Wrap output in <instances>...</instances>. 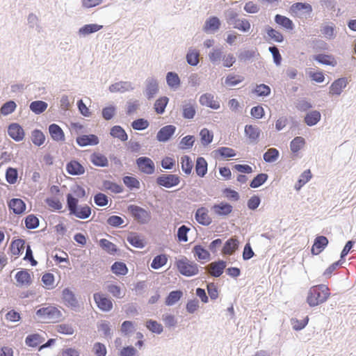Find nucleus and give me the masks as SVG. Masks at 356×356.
Listing matches in <instances>:
<instances>
[{
	"label": "nucleus",
	"mask_w": 356,
	"mask_h": 356,
	"mask_svg": "<svg viewBox=\"0 0 356 356\" xmlns=\"http://www.w3.org/2000/svg\"><path fill=\"white\" fill-rule=\"evenodd\" d=\"M200 53L197 50L191 49H189L187 55L186 60L189 65L195 66L199 63Z\"/></svg>",
	"instance_id": "obj_45"
},
{
	"label": "nucleus",
	"mask_w": 356,
	"mask_h": 356,
	"mask_svg": "<svg viewBox=\"0 0 356 356\" xmlns=\"http://www.w3.org/2000/svg\"><path fill=\"white\" fill-rule=\"evenodd\" d=\"M328 244L327 238L324 236H317L314 239V244L312 247V254L318 255L323 251Z\"/></svg>",
	"instance_id": "obj_11"
},
{
	"label": "nucleus",
	"mask_w": 356,
	"mask_h": 356,
	"mask_svg": "<svg viewBox=\"0 0 356 356\" xmlns=\"http://www.w3.org/2000/svg\"><path fill=\"white\" fill-rule=\"evenodd\" d=\"M36 314L43 321L47 323L57 322L62 316L60 310L54 306H48L39 309Z\"/></svg>",
	"instance_id": "obj_4"
},
{
	"label": "nucleus",
	"mask_w": 356,
	"mask_h": 356,
	"mask_svg": "<svg viewBox=\"0 0 356 356\" xmlns=\"http://www.w3.org/2000/svg\"><path fill=\"white\" fill-rule=\"evenodd\" d=\"M176 266L179 272L184 276H193L198 274L199 272L197 264L186 257L177 260Z\"/></svg>",
	"instance_id": "obj_3"
},
{
	"label": "nucleus",
	"mask_w": 356,
	"mask_h": 356,
	"mask_svg": "<svg viewBox=\"0 0 356 356\" xmlns=\"http://www.w3.org/2000/svg\"><path fill=\"white\" fill-rule=\"evenodd\" d=\"M321 117V115L319 111H313L306 115L305 122L308 126H313L320 121Z\"/></svg>",
	"instance_id": "obj_33"
},
{
	"label": "nucleus",
	"mask_w": 356,
	"mask_h": 356,
	"mask_svg": "<svg viewBox=\"0 0 356 356\" xmlns=\"http://www.w3.org/2000/svg\"><path fill=\"white\" fill-rule=\"evenodd\" d=\"M17 284L19 286H28L31 283V277L26 270H22L15 275Z\"/></svg>",
	"instance_id": "obj_24"
},
{
	"label": "nucleus",
	"mask_w": 356,
	"mask_h": 356,
	"mask_svg": "<svg viewBox=\"0 0 356 356\" xmlns=\"http://www.w3.org/2000/svg\"><path fill=\"white\" fill-rule=\"evenodd\" d=\"M279 151L275 148H270L264 154V159L266 162L272 163L277 160Z\"/></svg>",
	"instance_id": "obj_48"
},
{
	"label": "nucleus",
	"mask_w": 356,
	"mask_h": 356,
	"mask_svg": "<svg viewBox=\"0 0 356 356\" xmlns=\"http://www.w3.org/2000/svg\"><path fill=\"white\" fill-rule=\"evenodd\" d=\"M156 183L158 185L165 188H172L180 183V177L174 174H164L156 178Z\"/></svg>",
	"instance_id": "obj_7"
},
{
	"label": "nucleus",
	"mask_w": 356,
	"mask_h": 356,
	"mask_svg": "<svg viewBox=\"0 0 356 356\" xmlns=\"http://www.w3.org/2000/svg\"><path fill=\"white\" fill-rule=\"evenodd\" d=\"M25 225L28 229H35L39 225V220L35 216L30 214L25 218Z\"/></svg>",
	"instance_id": "obj_61"
},
{
	"label": "nucleus",
	"mask_w": 356,
	"mask_h": 356,
	"mask_svg": "<svg viewBox=\"0 0 356 356\" xmlns=\"http://www.w3.org/2000/svg\"><path fill=\"white\" fill-rule=\"evenodd\" d=\"M17 105L15 102L9 101L6 102L1 108L0 112L3 115H8L12 113L16 108Z\"/></svg>",
	"instance_id": "obj_60"
},
{
	"label": "nucleus",
	"mask_w": 356,
	"mask_h": 356,
	"mask_svg": "<svg viewBox=\"0 0 356 356\" xmlns=\"http://www.w3.org/2000/svg\"><path fill=\"white\" fill-rule=\"evenodd\" d=\"M8 134L15 141H21L24 138L23 128L17 123H12L8 126Z\"/></svg>",
	"instance_id": "obj_10"
},
{
	"label": "nucleus",
	"mask_w": 356,
	"mask_h": 356,
	"mask_svg": "<svg viewBox=\"0 0 356 356\" xmlns=\"http://www.w3.org/2000/svg\"><path fill=\"white\" fill-rule=\"evenodd\" d=\"M312 177L310 170H305L300 177L297 184L295 185V188L299 191L306 183H307Z\"/></svg>",
	"instance_id": "obj_36"
},
{
	"label": "nucleus",
	"mask_w": 356,
	"mask_h": 356,
	"mask_svg": "<svg viewBox=\"0 0 356 356\" xmlns=\"http://www.w3.org/2000/svg\"><path fill=\"white\" fill-rule=\"evenodd\" d=\"M111 270L115 275H124L128 272V269L125 264L119 261H116L112 265Z\"/></svg>",
	"instance_id": "obj_50"
},
{
	"label": "nucleus",
	"mask_w": 356,
	"mask_h": 356,
	"mask_svg": "<svg viewBox=\"0 0 356 356\" xmlns=\"http://www.w3.org/2000/svg\"><path fill=\"white\" fill-rule=\"evenodd\" d=\"M102 27V25L95 24H86L80 29L79 32L83 35H88L99 31Z\"/></svg>",
	"instance_id": "obj_55"
},
{
	"label": "nucleus",
	"mask_w": 356,
	"mask_h": 356,
	"mask_svg": "<svg viewBox=\"0 0 356 356\" xmlns=\"http://www.w3.org/2000/svg\"><path fill=\"white\" fill-rule=\"evenodd\" d=\"M261 131L257 126L252 124L245 127V134L252 141L256 142L259 138Z\"/></svg>",
	"instance_id": "obj_27"
},
{
	"label": "nucleus",
	"mask_w": 356,
	"mask_h": 356,
	"mask_svg": "<svg viewBox=\"0 0 356 356\" xmlns=\"http://www.w3.org/2000/svg\"><path fill=\"white\" fill-rule=\"evenodd\" d=\"M123 182L125 184V186L131 190L133 188L138 189L140 188V182L134 177L125 176L123 177Z\"/></svg>",
	"instance_id": "obj_57"
},
{
	"label": "nucleus",
	"mask_w": 356,
	"mask_h": 356,
	"mask_svg": "<svg viewBox=\"0 0 356 356\" xmlns=\"http://www.w3.org/2000/svg\"><path fill=\"white\" fill-rule=\"evenodd\" d=\"M347 84L348 80L346 78H339L335 80L330 87V93L339 95L346 87Z\"/></svg>",
	"instance_id": "obj_14"
},
{
	"label": "nucleus",
	"mask_w": 356,
	"mask_h": 356,
	"mask_svg": "<svg viewBox=\"0 0 356 356\" xmlns=\"http://www.w3.org/2000/svg\"><path fill=\"white\" fill-rule=\"evenodd\" d=\"M76 143L81 147L96 145L99 143V138L94 134L82 135L76 138Z\"/></svg>",
	"instance_id": "obj_16"
},
{
	"label": "nucleus",
	"mask_w": 356,
	"mask_h": 356,
	"mask_svg": "<svg viewBox=\"0 0 356 356\" xmlns=\"http://www.w3.org/2000/svg\"><path fill=\"white\" fill-rule=\"evenodd\" d=\"M201 143L207 146L210 144L213 138V134L209 129L204 128L200 132Z\"/></svg>",
	"instance_id": "obj_42"
},
{
	"label": "nucleus",
	"mask_w": 356,
	"mask_h": 356,
	"mask_svg": "<svg viewBox=\"0 0 356 356\" xmlns=\"http://www.w3.org/2000/svg\"><path fill=\"white\" fill-rule=\"evenodd\" d=\"M209 58L211 63H217L222 58V51L220 49H213L209 54Z\"/></svg>",
	"instance_id": "obj_64"
},
{
	"label": "nucleus",
	"mask_w": 356,
	"mask_h": 356,
	"mask_svg": "<svg viewBox=\"0 0 356 356\" xmlns=\"http://www.w3.org/2000/svg\"><path fill=\"white\" fill-rule=\"evenodd\" d=\"M77 198L69 193L67 195V204L70 214L80 219H86L91 215V208L88 205L78 207Z\"/></svg>",
	"instance_id": "obj_2"
},
{
	"label": "nucleus",
	"mask_w": 356,
	"mask_h": 356,
	"mask_svg": "<svg viewBox=\"0 0 356 356\" xmlns=\"http://www.w3.org/2000/svg\"><path fill=\"white\" fill-rule=\"evenodd\" d=\"M302 12L304 14L309 15L312 12V7L307 3H295L290 7V13L292 15H298Z\"/></svg>",
	"instance_id": "obj_12"
},
{
	"label": "nucleus",
	"mask_w": 356,
	"mask_h": 356,
	"mask_svg": "<svg viewBox=\"0 0 356 356\" xmlns=\"http://www.w3.org/2000/svg\"><path fill=\"white\" fill-rule=\"evenodd\" d=\"M244 78L241 76L229 74L225 79V84L228 86H234L243 81Z\"/></svg>",
	"instance_id": "obj_62"
},
{
	"label": "nucleus",
	"mask_w": 356,
	"mask_h": 356,
	"mask_svg": "<svg viewBox=\"0 0 356 356\" xmlns=\"http://www.w3.org/2000/svg\"><path fill=\"white\" fill-rule=\"evenodd\" d=\"M305 145V139L302 137H296L290 144L291 150L293 152H298Z\"/></svg>",
	"instance_id": "obj_58"
},
{
	"label": "nucleus",
	"mask_w": 356,
	"mask_h": 356,
	"mask_svg": "<svg viewBox=\"0 0 356 356\" xmlns=\"http://www.w3.org/2000/svg\"><path fill=\"white\" fill-rule=\"evenodd\" d=\"M268 175L266 173H260L257 175L250 182V187L255 188L261 186L268 179Z\"/></svg>",
	"instance_id": "obj_52"
},
{
	"label": "nucleus",
	"mask_w": 356,
	"mask_h": 356,
	"mask_svg": "<svg viewBox=\"0 0 356 356\" xmlns=\"http://www.w3.org/2000/svg\"><path fill=\"white\" fill-rule=\"evenodd\" d=\"M8 207L15 214H22L25 211L26 204L19 198L11 199L8 203Z\"/></svg>",
	"instance_id": "obj_17"
},
{
	"label": "nucleus",
	"mask_w": 356,
	"mask_h": 356,
	"mask_svg": "<svg viewBox=\"0 0 356 356\" xmlns=\"http://www.w3.org/2000/svg\"><path fill=\"white\" fill-rule=\"evenodd\" d=\"M225 267L226 262L224 261L212 262L209 264V273L213 277H219L222 274Z\"/></svg>",
	"instance_id": "obj_23"
},
{
	"label": "nucleus",
	"mask_w": 356,
	"mask_h": 356,
	"mask_svg": "<svg viewBox=\"0 0 356 356\" xmlns=\"http://www.w3.org/2000/svg\"><path fill=\"white\" fill-rule=\"evenodd\" d=\"M48 105L43 101H34L30 104V109L35 114L43 113L47 108Z\"/></svg>",
	"instance_id": "obj_38"
},
{
	"label": "nucleus",
	"mask_w": 356,
	"mask_h": 356,
	"mask_svg": "<svg viewBox=\"0 0 356 356\" xmlns=\"http://www.w3.org/2000/svg\"><path fill=\"white\" fill-rule=\"evenodd\" d=\"M211 209L218 216H227L232 213L233 207L227 202H220L214 204Z\"/></svg>",
	"instance_id": "obj_18"
},
{
	"label": "nucleus",
	"mask_w": 356,
	"mask_h": 356,
	"mask_svg": "<svg viewBox=\"0 0 356 356\" xmlns=\"http://www.w3.org/2000/svg\"><path fill=\"white\" fill-rule=\"evenodd\" d=\"M25 248V241L22 239L14 240L10 247L11 254L15 257H18L21 254Z\"/></svg>",
	"instance_id": "obj_28"
},
{
	"label": "nucleus",
	"mask_w": 356,
	"mask_h": 356,
	"mask_svg": "<svg viewBox=\"0 0 356 356\" xmlns=\"http://www.w3.org/2000/svg\"><path fill=\"white\" fill-rule=\"evenodd\" d=\"M111 135L114 137L117 138L121 141H126L128 139V136L123 128H122L120 126H114L111 128Z\"/></svg>",
	"instance_id": "obj_34"
},
{
	"label": "nucleus",
	"mask_w": 356,
	"mask_h": 356,
	"mask_svg": "<svg viewBox=\"0 0 356 356\" xmlns=\"http://www.w3.org/2000/svg\"><path fill=\"white\" fill-rule=\"evenodd\" d=\"M136 163L139 170L145 174L151 175L154 172V163L149 158L140 157L136 160Z\"/></svg>",
	"instance_id": "obj_9"
},
{
	"label": "nucleus",
	"mask_w": 356,
	"mask_h": 356,
	"mask_svg": "<svg viewBox=\"0 0 356 356\" xmlns=\"http://www.w3.org/2000/svg\"><path fill=\"white\" fill-rule=\"evenodd\" d=\"M238 241L235 238H231L227 240L222 248V252L224 254H232L238 247Z\"/></svg>",
	"instance_id": "obj_26"
},
{
	"label": "nucleus",
	"mask_w": 356,
	"mask_h": 356,
	"mask_svg": "<svg viewBox=\"0 0 356 356\" xmlns=\"http://www.w3.org/2000/svg\"><path fill=\"white\" fill-rule=\"evenodd\" d=\"M314 59L325 65L334 67L337 64V61L334 56L331 54H319L314 56Z\"/></svg>",
	"instance_id": "obj_20"
},
{
	"label": "nucleus",
	"mask_w": 356,
	"mask_h": 356,
	"mask_svg": "<svg viewBox=\"0 0 356 356\" xmlns=\"http://www.w3.org/2000/svg\"><path fill=\"white\" fill-rule=\"evenodd\" d=\"M127 241L131 245L136 248H141L145 246L143 239H142L138 235L134 233H132L128 236Z\"/></svg>",
	"instance_id": "obj_47"
},
{
	"label": "nucleus",
	"mask_w": 356,
	"mask_h": 356,
	"mask_svg": "<svg viewBox=\"0 0 356 356\" xmlns=\"http://www.w3.org/2000/svg\"><path fill=\"white\" fill-rule=\"evenodd\" d=\"M195 219L202 225H209L212 222V219L209 215V211L205 207H200L197 209Z\"/></svg>",
	"instance_id": "obj_13"
},
{
	"label": "nucleus",
	"mask_w": 356,
	"mask_h": 356,
	"mask_svg": "<svg viewBox=\"0 0 356 356\" xmlns=\"http://www.w3.org/2000/svg\"><path fill=\"white\" fill-rule=\"evenodd\" d=\"M49 131L51 138L56 141H63L65 134L62 129L56 124H52L49 127Z\"/></svg>",
	"instance_id": "obj_25"
},
{
	"label": "nucleus",
	"mask_w": 356,
	"mask_h": 356,
	"mask_svg": "<svg viewBox=\"0 0 356 356\" xmlns=\"http://www.w3.org/2000/svg\"><path fill=\"white\" fill-rule=\"evenodd\" d=\"M6 181L10 184H14L17 180V171L15 168H8L6 173Z\"/></svg>",
	"instance_id": "obj_63"
},
{
	"label": "nucleus",
	"mask_w": 356,
	"mask_h": 356,
	"mask_svg": "<svg viewBox=\"0 0 356 356\" xmlns=\"http://www.w3.org/2000/svg\"><path fill=\"white\" fill-rule=\"evenodd\" d=\"M93 298L97 307L100 310L108 312L112 309L113 302L105 295L100 293H96L94 294Z\"/></svg>",
	"instance_id": "obj_8"
},
{
	"label": "nucleus",
	"mask_w": 356,
	"mask_h": 356,
	"mask_svg": "<svg viewBox=\"0 0 356 356\" xmlns=\"http://www.w3.org/2000/svg\"><path fill=\"white\" fill-rule=\"evenodd\" d=\"M200 102L202 105L210 107L213 109L220 108L219 102L214 99L213 95L211 94L202 95L200 98Z\"/></svg>",
	"instance_id": "obj_21"
},
{
	"label": "nucleus",
	"mask_w": 356,
	"mask_h": 356,
	"mask_svg": "<svg viewBox=\"0 0 356 356\" xmlns=\"http://www.w3.org/2000/svg\"><path fill=\"white\" fill-rule=\"evenodd\" d=\"M227 22L233 26L234 29L246 32L250 29V24L246 19H239L238 14L234 11L229 13Z\"/></svg>",
	"instance_id": "obj_5"
},
{
	"label": "nucleus",
	"mask_w": 356,
	"mask_h": 356,
	"mask_svg": "<svg viewBox=\"0 0 356 356\" xmlns=\"http://www.w3.org/2000/svg\"><path fill=\"white\" fill-rule=\"evenodd\" d=\"M181 165L182 170L186 174L190 175L193 168V161L188 156H183L181 158Z\"/></svg>",
	"instance_id": "obj_39"
},
{
	"label": "nucleus",
	"mask_w": 356,
	"mask_h": 356,
	"mask_svg": "<svg viewBox=\"0 0 356 356\" xmlns=\"http://www.w3.org/2000/svg\"><path fill=\"white\" fill-rule=\"evenodd\" d=\"M183 295L181 291H171L165 299V304L167 305H172L180 300Z\"/></svg>",
	"instance_id": "obj_51"
},
{
	"label": "nucleus",
	"mask_w": 356,
	"mask_h": 356,
	"mask_svg": "<svg viewBox=\"0 0 356 356\" xmlns=\"http://www.w3.org/2000/svg\"><path fill=\"white\" fill-rule=\"evenodd\" d=\"M66 170L72 175H81L85 172L84 167L75 160L71 161L67 164Z\"/></svg>",
	"instance_id": "obj_19"
},
{
	"label": "nucleus",
	"mask_w": 356,
	"mask_h": 356,
	"mask_svg": "<svg viewBox=\"0 0 356 356\" xmlns=\"http://www.w3.org/2000/svg\"><path fill=\"white\" fill-rule=\"evenodd\" d=\"M132 216L140 223H146L151 218L150 212L136 205H130L128 208Z\"/></svg>",
	"instance_id": "obj_6"
},
{
	"label": "nucleus",
	"mask_w": 356,
	"mask_h": 356,
	"mask_svg": "<svg viewBox=\"0 0 356 356\" xmlns=\"http://www.w3.org/2000/svg\"><path fill=\"white\" fill-rule=\"evenodd\" d=\"M220 25V20L216 17H212L209 18L204 25V30L208 31H216L219 29Z\"/></svg>",
	"instance_id": "obj_43"
},
{
	"label": "nucleus",
	"mask_w": 356,
	"mask_h": 356,
	"mask_svg": "<svg viewBox=\"0 0 356 356\" xmlns=\"http://www.w3.org/2000/svg\"><path fill=\"white\" fill-rule=\"evenodd\" d=\"M63 300L65 304L69 307H76L77 305L74 294L69 289H65L63 291Z\"/></svg>",
	"instance_id": "obj_30"
},
{
	"label": "nucleus",
	"mask_w": 356,
	"mask_h": 356,
	"mask_svg": "<svg viewBox=\"0 0 356 356\" xmlns=\"http://www.w3.org/2000/svg\"><path fill=\"white\" fill-rule=\"evenodd\" d=\"M31 140L35 145L40 146L44 143L45 136L41 131L35 129L31 133Z\"/></svg>",
	"instance_id": "obj_41"
},
{
	"label": "nucleus",
	"mask_w": 356,
	"mask_h": 356,
	"mask_svg": "<svg viewBox=\"0 0 356 356\" xmlns=\"http://www.w3.org/2000/svg\"><path fill=\"white\" fill-rule=\"evenodd\" d=\"M195 257L199 260L209 261L210 259V254L209 251L204 249L202 245H195L193 249Z\"/></svg>",
	"instance_id": "obj_29"
},
{
	"label": "nucleus",
	"mask_w": 356,
	"mask_h": 356,
	"mask_svg": "<svg viewBox=\"0 0 356 356\" xmlns=\"http://www.w3.org/2000/svg\"><path fill=\"white\" fill-rule=\"evenodd\" d=\"M159 90L158 83L154 79H151L148 81L146 88V96L147 99H152Z\"/></svg>",
	"instance_id": "obj_37"
},
{
	"label": "nucleus",
	"mask_w": 356,
	"mask_h": 356,
	"mask_svg": "<svg viewBox=\"0 0 356 356\" xmlns=\"http://www.w3.org/2000/svg\"><path fill=\"white\" fill-rule=\"evenodd\" d=\"M103 187L105 190L110 191L114 193H120L123 191V188L121 185L108 180L104 181Z\"/></svg>",
	"instance_id": "obj_44"
},
{
	"label": "nucleus",
	"mask_w": 356,
	"mask_h": 356,
	"mask_svg": "<svg viewBox=\"0 0 356 356\" xmlns=\"http://www.w3.org/2000/svg\"><path fill=\"white\" fill-rule=\"evenodd\" d=\"M168 261V257L166 254H161L156 256L152 264L151 267L154 269H159L165 266Z\"/></svg>",
	"instance_id": "obj_40"
},
{
	"label": "nucleus",
	"mask_w": 356,
	"mask_h": 356,
	"mask_svg": "<svg viewBox=\"0 0 356 356\" xmlns=\"http://www.w3.org/2000/svg\"><path fill=\"white\" fill-rule=\"evenodd\" d=\"M169 102L167 97H161L154 103V108L157 114H163Z\"/></svg>",
	"instance_id": "obj_35"
},
{
	"label": "nucleus",
	"mask_w": 356,
	"mask_h": 356,
	"mask_svg": "<svg viewBox=\"0 0 356 356\" xmlns=\"http://www.w3.org/2000/svg\"><path fill=\"white\" fill-rule=\"evenodd\" d=\"M195 115L194 104L188 103L183 106V117L187 119H192Z\"/></svg>",
	"instance_id": "obj_54"
},
{
	"label": "nucleus",
	"mask_w": 356,
	"mask_h": 356,
	"mask_svg": "<svg viewBox=\"0 0 356 356\" xmlns=\"http://www.w3.org/2000/svg\"><path fill=\"white\" fill-rule=\"evenodd\" d=\"M195 172L199 177H204L207 172V162L203 157H198L195 164Z\"/></svg>",
	"instance_id": "obj_32"
},
{
	"label": "nucleus",
	"mask_w": 356,
	"mask_h": 356,
	"mask_svg": "<svg viewBox=\"0 0 356 356\" xmlns=\"http://www.w3.org/2000/svg\"><path fill=\"white\" fill-rule=\"evenodd\" d=\"M146 327L151 332L161 334L163 332V326L156 321L149 320L146 322Z\"/></svg>",
	"instance_id": "obj_59"
},
{
	"label": "nucleus",
	"mask_w": 356,
	"mask_h": 356,
	"mask_svg": "<svg viewBox=\"0 0 356 356\" xmlns=\"http://www.w3.org/2000/svg\"><path fill=\"white\" fill-rule=\"evenodd\" d=\"M176 128L173 125H166L162 127L157 133L156 138L161 142L167 141L174 134Z\"/></svg>",
	"instance_id": "obj_15"
},
{
	"label": "nucleus",
	"mask_w": 356,
	"mask_h": 356,
	"mask_svg": "<svg viewBox=\"0 0 356 356\" xmlns=\"http://www.w3.org/2000/svg\"><path fill=\"white\" fill-rule=\"evenodd\" d=\"M168 85L170 88H177L180 85V79L177 74L175 72H168L166 76Z\"/></svg>",
	"instance_id": "obj_46"
},
{
	"label": "nucleus",
	"mask_w": 356,
	"mask_h": 356,
	"mask_svg": "<svg viewBox=\"0 0 356 356\" xmlns=\"http://www.w3.org/2000/svg\"><path fill=\"white\" fill-rule=\"evenodd\" d=\"M99 245L102 249L110 254H113L117 251L115 245L106 238L99 241Z\"/></svg>",
	"instance_id": "obj_56"
},
{
	"label": "nucleus",
	"mask_w": 356,
	"mask_h": 356,
	"mask_svg": "<svg viewBox=\"0 0 356 356\" xmlns=\"http://www.w3.org/2000/svg\"><path fill=\"white\" fill-rule=\"evenodd\" d=\"M330 294V289L327 285H316L310 288L307 297V302L309 306L315 307L325 302Z\"/></svg>",
	"instance_id": "obj_1"
},
{
	"label": "nucleus",
	"mask_w": 356,
	"mask_h": 356,
	"mask_svg": "<svg viewBox=\"0 0 356 356\" xmlns=\"http://www.w3.org/2000/svg\"><path fill=\"white\" fill-rule=\"evenodd\" d=\"M43 341V339L38 334L29 335L26 338V344L31 347H36Z\"/></svg>",
	"instance_id": "obj_49"
},
{
	"label": "nucleus",
	"mask_w": 356,
	"mask_h": 356,
	"mask_svg": "<svg viewBox=\"0 0 356 356\" xmlns=\"http://www.w3.org/2000/svg\"><path fill=\"white\" fill-rule=\"evenodd\" d=\"M275 21L277 24L285 29L292 30L293 29V23L292 20L285 16L277 14L275 17Z\"/></svg>",
	"instance_id": "obj_31"
},
{
	"label": "nucleus",
	"mask_w": 356,
	"mask_h": 356,
	"mask_svg": "<svg viewBox=\"0 0 356 356\" xmlns=\"http://www.w3.org/2000/svg\"><path fill=\"white\" fill-rule=\"evenodd\" d=\"M90 160L91 163L98 167H106L108 165L107 157L99 152H94L90 155Z\"/></svg>",
	"instance_id": "obj_22"
},
{
	"label": "nucleus",
	"mask_w": 356,
	"mask_h": 356,
	"mask_svg": "<svg viewBox=\"0 0 356 356\" xmlns=\"http://www.w3.org/2000/svg\"><path fill=\"white\" fill-rule=\"evenodd\" d=\"M266 30L268 37L275 42H281L284 40L283 35L280 31L270 26H268Z\"/></svg>",
	"instance_id": "obj_53"
}]
</instances>
